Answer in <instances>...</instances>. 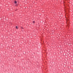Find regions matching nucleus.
Masks as SVG:
<instances>
[{
	"instance_id": "obj_1",
	"label": "nucleus",
	"mask_w": 73,
	"mask_h": 73,
	"mask_svg": "<svg viewBox=\"0 0 73 73\" xmlns=\"http://www.w3.org/2000/svg\"><path fill=\"white\" fill-rule=\"evenodd\" d=\"M15 4H16L17 3V2L16 1H15Z\"/></svg>"
},
{
	"instance_id": "obj_2",
	"label": "nucleus",
	"mask_w": 73,
	"mask_h": 73,
	"mask_svg": "<svg viewBox=\"0 0 73 73\" xmlns=\"http://www.w3.org/2000/svg\"><path fill=\"white\" fill-rule=\"evenodd\" d=\"M33 23H35V21H33Z\"/></svg>"
},
{
	"instance_id": "obj_3",
	"label": "nucleus",
	"mask_w": 73,
	"mask_h": 73,
	"mask_svg": "<svg viewBox=\"0 0 73 73\" xmlns=\"http://www.w3.org/2000/svg\"><path fill=\"white\" fill-rule=\"evenodd\" d=\"M16 28L17 29H18L17 26H16Z\"/></svg>"
},
{
	"instance_id": "obj_4",
	"label": "nucleus",
	"mask_w": 73,
	"mask_h": 73,
	"mask_svg": "<svg viewBox=\"0 0 73 73\" xmlns=\"http://www.w3.org/2000/svg\"><path fill=\"white\" fill-rule=\"evenodd\" d=\"M21 28H22V29H23V27H21Z\"/></svg>"
},
{
	"instance_id": "obj_5",
	"label": "nucleus",
	"mask_w": 73,
	"mask_h": 73,
	"mask_svg": "<svg viewBox=\"0 0 73 73\" xmlns=\"http://www.w3.org/2000/svg\"><path fill=\"white\" fill-rule=\"evenodd\" d=\"M67 21H68V20H67Z\"/></svg>"
}]
</instances>
